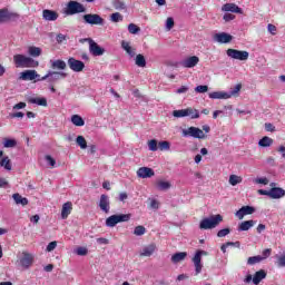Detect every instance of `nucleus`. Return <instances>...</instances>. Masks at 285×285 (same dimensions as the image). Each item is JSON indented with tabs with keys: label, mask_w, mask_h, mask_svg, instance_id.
<instances>
[{
	"label": "nucleus",
	"mask_w": 285,
	"mask_h": 285,
	"mask_svg": "<svg viewBox=\"0 0 285 285\" xmlns=\"http://www.w3.org/2000/svg\"><path fill=\"white\" fill-rule=\"evenodd\" d=\"M223 19H224V21H233V20H235V14H233V13H225L223 16Z\"/></svg>",
	"instance_id": "69168bd1"
},
{
	"label": "nucleus",
	"mask_w": 285,
	"mask_h": 285,
	"mask_svg": "<svg viewBox=\"0 0 285 285\" xmlns=\"http://www.w3.org/2000/svg\"><path fill=\"white\" fill-rule=\"evenodd\" d=\"M81 12H86V7H83L81 2L75 0L69 1L65 8V14L68 17H72V14H81Z\"/></svg>",
	"instance_id": "39448f33"
},
{
	"label": "nucleus",
	"mask_w": 285,
	"mask_h": 285,
	"mask_svg": "<svg viewBox=\"0 0 285 285\" xmlns=\"http://www.w3.org/2000/svg\"><path fill=\"white\" fill-rule=\"evenodd\" d=\"M42 18L45 21H57L59 19V13L50 9H45L42 11Z\"/></svg>",
	"instance_id": "4be33fe9"
},
{
	"label": "nucleus",
	"mask_w": 285,
	"mask_h": 285,
	"mask_svg": "<svg viewBox=\"0 0 285 285\" xmlns=\"http://www.w3.org/2000/svg\"><path fill=\"white\" fill-rule=\"evenodd\" d=\"M213 41L215 43H230V41H233V36L226 32H218L213 36Z\"/></svg>",
	"instance_id": "2eb2a0df"
},
{
	"label": "nucleus",
	"mask_w": 285,
	"mask_h": 285,
	"mask_svg": "<svg viewBox=\"0 0 285 285\" xmlns=\"http://www.w3.org/2000/svg\"><path fill=\"white\" fill-rule=\"evenodd\" d=\"M41 52L42 50L39 47H36V46L28 47V55L30 57H41Z\"/></svg>",
	"instance_id": "473e14b6"
},
{
	"label": "nucleus",
	"mask_w": 285,
	"mask_h": 285,
	"mask_svg": "<svg viewBox=\"0 0 285 285\" xmlns=\"http://www.w3.org/2000/svg\"><path fill=\"white\" fill-rule=\"evenodd\" d=\"M208 90V86L206 85H199L195 88V92H198L199 95H204Z\"/></svg>",
	"instance_id": "5fc2aeb1"
},
{
	"label": "nucleus",
	"mask_w": 285,
	"mask_h": 285,
	"mask_svg": "<svg viewBox=\"0 0 285 285\" xmlns=\"http://www.w3.org/2000/svg\"><path fill=\"white\" fill-rule=\"evenodd\" d=\"M130 214H116V215H111L109 217L106 218V226L107 228H115V226H117V224H122L124 222H130Z\"/></svg>",
	"instance_id": "7ed1b4c3"
},
{
	"label": "nucleus",
	"mask_w": 285,
	"mask_h": 285,
	"mask_svg": "<svg viewBox=\"0 0 285 285\" xmlns=\"http://www.w3.org/2000/svg\"><path fill=\"white\" fill-rule=\"evenodd\" d=\"M227 235H230V228H224L217 233V237H226Z\"/></svg>",
	"instance_id": "6e6d98bb"
},
{
	"label": "nucleus",
	"mask_w": 285,
	"mask_h": 285,
	"mask_svg": "<svg viewBox=\"0 0 285 285\" xmlns=\"http://www.w3.org/2000/svg\"><path fill=\"white\" fill-rule=\"evenodd\" d=\"M0 166L4 170H12V164L10 163V158L8 156H6L4 158L1 159Z\"/></svg>",
	"instance_id": "4c0bfd02"
},
{
	"label": "nucleus",
	"mask_w": 285,
	"mask_h": 285,
	"mask_svg": "<svg viewBox=\"0 0 285 285\" xmlns=\"http://www.w3.org/2000/svg\"><path fill=\"white\" fill-rule=\"evenodd\" d=\"M203 255H208V252L199 249L195 253L194 257L191 258L196 275H199V273H202V268H204V264H202Z\"/></svg>",
	"instance_id": "f8f14e48"
},
{
	"label": "nucleus",
	"mask_w": 285,
	"mask_h": 285,
	"mask_svg": "<svg viewBox=\"0 0 285 285\" xmlns=\"http://www.w3.org/2000/svg\"><path fill=\"white\" fill-rule=\"evenodd\" d=\"M148 149L151 150V153H157V150H159V147L157 146V140L155 139L149 140Z\"/></svg>",
	"instance_id": "de8ad7c7"
},
{
	"label": "nucleus",
	"mask_w": 285,
	"mask_h": 285,
	"mask_svg": "<svg viewBox=\"0 0 285 285\" xmlns=\"http://www.w3.org/2000/svg\"><path fill=\"white\" fill-rule=\"evenodd\" d=\"M13 62L16 68H32L35 66V60L23 55H14Z\"/></svg>",
	"instance_id": "6e6552de"
},
{
	"label": "nucleus",
	"mask_w": 285,
	"mask_h": 285,
	"mask_svg": "<svg viewBox=\"0 0 285 285\" xmlns=\"http://www.w3.org/2000/svg\"><path fill=\"white\" fill-rule=\"evenodd\" d=\"M76 144L81 148V150H86L88 148V142L83 136H78L76 138Z\"/></svg>",
	"instance_id": "58836bf2"
},
{
	"label": "nucleus",
	"mask_w": 285,
	"mask_h": 285,
	"mask_svg": "<svg viewBox=\"0 0 285 285\" xmlns=\"http://www.w3.org/2000/svg\"><path fill=\"white\" fill-rule=\"evenodd\" d=\"M181 137H191L193 139H206V134L199 127H188L181 129Z\"/></svg>",
	"instance_id": "0eeeda50"
},
{
	"label": "nucleus",
	"mask_w": 285,
	"mask_h": 285,
	"mask_svg": "<svg viewBox=\"0 0 285 285\" xmlns=\"http://www.w3.org/2000/svg\"><path fill=\"white\" fill-rule=\"evenodd\" d=\"M139 179H150V177H155V170L150 167H140L136 173Z\"/></svg>",
	"instance_id": "dca6fc26"
},
{
	"label": "nucleus",
	"mask_w": 285,
	"mask_h": 285,
	"mask_svg": "<svg viewBox=\"0 0 285 285\" xmlns=\"http://www.w3.org/2000/svg\"><path fill=\"white\" fill-rule=\"evenodd\" d=\"M71 124H73V126H78V127L86 126V121L79 115L71 116Z\"/></svg>",
	"instance_id": "f704fd0d"
},
{
	"label": "nucleus",
	"mask_w": 285,
	"mask_h": 285,
	"mask_svg": "<svg viewBox=\"0 0 285 285\" xmlns=\"http://www.w3.org/2000/svg\"><path fill=\"white\" fill-rule=\"evenodd\" d=\"M259 262H262V256H252L247 259V264L248 266H253L255 264H259Z\"/></svg>",
	"instance_id": "49530a36"
},
{
	"label": "nucleus",
	"mask_w": 285,
	"mask_h": 285,
	"mask_svg": "<svg viewBox=\"0 0 285 285\" xmlns=\"http://www.w3.org/2000/svg\"><path fill=\"white\" fill-rule=\"evenodd\" d=\"M20 81H41V75L37 70L28 69L20 72Z\"/></svg>",
	"instance_id": "9d476101"
},
{
	"label": "nucleus",
	"mask_w": 285,
	"mask_h": 285,
	"mask_svg": "<svg viewBox=\"0 0 285 285\" xmlns=\"http://www.w3.org/2000/svg\"><path fill=\"white\" fill-rule=\"evenodd\" d=\"M98 206L102 213L108 215V213H110V197L106 194H102L98 202Z\"/></svg>",
	"instance_id": "4468645a"
},
{
	"label": "nucleus",
	"mask_w": 285,
	"mask_h": 285,
	"mask_svg": "<svg viewBox=\"0 0 285 285\" xmlns=\"http://www.w3.org/2000/svg\"><path fill=\"white\" fill-rule=\"evenodd\" d=\"M3 146L4 148H14V146H17V140L12 138H4Z\"/></svg>",
	"instance_id": "79ce46f5"
},
{
	"label": "nucleus",
	"mask_w": 285,
	"mask_h": 285,
	"mask_svg": "<svg viewBox=\"0 0 285 285\" xmlns=\"http://www.w3.org/2000/svg\"><path fill=\"white\" fill-rule=\"evenodd\" d=\"M265 130L267 132H275V126L273 124H271V122H266L265 124Z\"/></svg>",
	"instance_id": "e2e57ef3"
},
{
	"label": "nucleus",
	"mask_w": 285,
	"mask_h": 285,
	"mask_svg": "<svg viewBox=\"0 0 285 285\" xmlns=\"http://www.w3.org/2000/svg\"><path fill=\"white\" fill-rule=\"evenodd\" d=\"M45 159H46V161L49 164V166H51L52 168H55L57 161L55 160V158H52V156L47 155V156L45 157Z\"/></svg>",
	"instance_id": "bf43d9fd"
},
{
	"label": "nucleus",
	"mask_w": 285,
	"mask_h": 285,
	"mask_svg": "<svg viewBox=\"0 0 285 285\" xmlns=\"http://www.w3.org/2000/svg\"><path fill=\"white\" fill-rule=\"evenodd\" d=\"M82 19L85 23H88L89 26H104L106 23L104 18L97 13H87Z\"/></svg>",
	"instance_id": "9b49d317"
},
{
	"label": "nucleus",
	"mask_w": 285,
	"mask_h": 285,
	"mask_svg": "<svg viewBox=\"0 0 285 285\" xmlns=\"http://www.w3.org/2000/svg\"><path fill=\"white\" fill-rule=\"evenodd\" d=\"M57 248V240H53L47 245L46 252L47 253H52Z\"/></svg>",
	"instance_id": "13d9d810"
},
{
	"label": "nucleus",
	"mask_w": 285,
	"mask_h": 285,
	"mask_svg": "<svg viewBox=\"0 0 285 285\" xmlns=\"http://www.w3.org/2000/svg\"><path fill=\"white\" fill-rule=\"evenodd\" d=\"M110 21H112V23H119V21H124V16L119 12H115L110 16Z\"/></svg>",
	"instance_id": "a18cd8bd"
},
{
	"label": "nucleus",
	"mask_w": 285,
	"mask_h": 285,
	"mask_svg": "<svg viewBox=\"0 0 285 285\" xmlns=\"http://www.w3.org/2000/svg\"><path fill=\"white\" fill-rule=\"evenodd\" d=\"M224 222V217L219 214L212 215L209 217L203 218L199 223L200 230H213V228H217L218 225Z\"/></svg>",
	"instance_id": "f257e3e1"
},
{
	"label": "nucleus",
	"mask_w": 285,
	"mask_h": 285,
	"mask_svg": "<svg viewBox=\"0 0 285 285\" xmlns=\"http://www.w3.org/2000/svg\"><path fill=\"white\" fill-rule=\"evenodd\" d=\"M226 55L229 57V59H235L236 61H248V57H250L248 51H242L237 49H227Z\"/></svg>",
	"instance_id": "1a4fd4ad"
},
{
	"label": "nucleus",
	"mask_w": 285,
	"mask_h": 285,
	"mask_svg": "<svg viewBox=\"0 0 285 285\" xmlns=\"http://www.w3.org/2000/svg\"><path fill=\"white\" fill-rule=\"evenodd\" d=\"M139 30H141L139 27H137V24L135 23H130L128 26V31L130 32V35H137V32H139Z\"/></svg>",
	"instance_id": "603ef678"
},
{
	"label": "nucleus",
	"mask_w": 285,
	"mask_h": 285,
	"mask_svg": "<svg viewBox=\"0 0 285 285\" xmlns=\"http://www.w3.org/2000/svg\"><path fill=\"white\" fill-rule=\"evenodd\" d=\"M242 90V83L236 85L234 88H230L229 91H227L228 99H232V97H237Z\"/></svg>",
	"instance_id": "c9c22d12"
},
{
	"label": "nucleus",
	"mask_w": 285,
	"mask_h": 285,
	"mask_svg": "<svg viewBox=\"0 0 285 285\" xmlns=\"http://www.w3.org/2000/svg\"><path fill=\"white\" fill-rule=\"evenodd\" d=\"M228 181L230 186H237V184H242V181H244V178H242V176L238 175H230Z\"/></svg>",
	"instance_id": "ea45409f"
},
{
	"label": "nucleus",
	"mask_w": 285,
	"mask_h": 285,
	"mask_svg": "<svg viewBox=\"0 0 285 285\" xmlns=\"http://www.w3.org/2000/svg\"><path fill=\"white\" fill-rule=\"evenodd\" d=\"M274 144L273 138L268 136H264L259 141L258 146L259 148H271V146Z\"/></svg>",
	"instance_id": "cd10ccee"
},
{
	"label": "nucleus",
	"mask_w": 285,
	"mask_h": 285,
	"mask_svg": "<svg viewBox=\"0 0 285 285\" xmlns=\"http://www.w3.org/2000/svg\"><path fill=\"white\" fill-rule=\"evenodd\" d=\"M155 245H149L145 248H142V250L140 252V256L141 257H150V255H153V253H155Z\"/></svg>",
	"instance_id": "72a5a7b5"
},
{
	"label": "nucleus",
	"mask_w": 285,
	"mask_h": 285,
	"mask_svg": "<svg viewBox=\"0 0 285 285\" xmlns=\"http://www.w3.org/2000/svg\"><path fill=\"white\" fill-rule=\"evenodd\" d=\"M165 28L167 31H170L171 28H175V19L171 17L167 18Z\"/></svg>",
	"instance_id": "3c124183"
},
{
	"label": "nucleus",
	"mask_w": 285,
	"mask_h": 285,
	"mask_svg": "<svg viewBox=\"0 0 285 285\" xmlns=\"http://www.w3.org/2000/svg\"><path fill=\"white\" fill-rule=\"evenodd\" d=\"M112 6L115 10H126V3L121 0H114Z\"/></svg>",
	"instance_id": "37998d69"
},
{
	"label": "nucleus",
	"mask_w": 285,
	"mask_h": 285,
	"mask_svg": "<svg viewBox=\"0 0 285 285\" xmlns=\"http://www.w3.org/2000/svg\"><path fill=\"white\" fill-rule=\"evenodd\" d=\"M67 77L68 73L66 71L49 70L43 77H41V81H48V83H57V81H61V79H66Z\"/></svg>",
	"instance_id": "423d86ee"
},
{
	"label": "nucleus",
	"mask_w": 285,
	"mask_h": 285,
	"mask_svg": "<svg viewBox=\"0 0 285 285\" xmlns=\"http://www.w3.org/2000/svg\"><path fill=\"white\" fill-rule=\"evenodd\" d=\"M121 48L129 55V57H135L137 55L136 49L130 46V42L122 40Z\"/></svg>",
	"instance_id": "a878e982"
},
{
	"label": "nucleus",
	"mask_w": 285,
	"mask_h": 285,
	"mask_svg": "<svg viewBox=\"0 0 285 285\" xmlns=\"http://www.w3.org/2000/svg\"><path fill=\"white\" fill-rule=\"evenodd\" d=\"M228 91H214L209 92V99H228Z\"/></svg>",
	"instance_id": "c85d7f7f"
},
{
	"label": "nucleus",
	"mask_w": 285,
	"mask_h": 285,
	"mask_svg": "<svg viewBox=\"0 0 285 285\" xmlns=\"http://www.w3.org/2000/svg\"><path fill=\"white\" fill-rule=\"evenodd\" d=\"M9 17L10 14L6 9L0 10V23H3V21H6V19H8Z\"/></svg>",
	"instance_id": "864d4df0"
},
{
	"label": "nucleus",
	"mask_w": 285,
	"mask_h": 285,
	"mask_svg": "<svg viewBox=\"0 0 285 285\" xmlns=\"http://www.w3.org/2000/svg\"><path fill=\"white\" fill-rule=\"evenodd\" d=\"M187 253L186 252H179V253H176L171 256V262L174 264H179V262H184L187 257Z\"/></svg>",
	"instance_id": "c756f323"
},
{
	"label": "nucleus",
	"mask_w": 285,
	"mask_h": 285,
	"mask_svg": "<svg viewBox=\"0 0 285 285\" xmlns=\"http://www.w3.org/2000/svg\"><path fill=\"white\" fill-rule=\"evenodd\" d=\"M277 266H279L281 268L285 267V253H284V255L278 256Z\"/></svg>",
	"instance_id": "680f3d73"
},
{
	"label": "nucleus",
	"mask_w": 285,
	"mask_h": 285,
	"mask_svg": "<svg viewBox=\"0 0 285 285\" xmlns=\"http://www.w3.org/2000/svg\"><path fill=\"white\" fill-rule=\"evenodd\" d=\"M75 253H76V255H79L80 257H83V256L88 255V248L77 247Z\"/></svg>",
	"instance_id": "8fccbe9b"
},
{
	"label": "nucleus",
	"mask_w": 285,
	"mask_h": 285,
	"mask_svg": "<svg viewBox=\"0 0 285 285\" xmlns=\"http://www.w3.org/2000/svg\"><path fill=\"white\" fill-rule=\"evenodd\" d=\"M12 197H13V200L16 202V204H20L21 206H28V198H23L19 194H13Z\"/></svg>",
	"instance_id": "a19ab883"
},
{
	"label": "nucleus",
	"mask_w": 285,
	"mask_h": 285,
	"mask_svg": "<svg viewBox=\"0 0 285 285\" xmlns=\"http://www.w3.org/2000/svg\"><path fill=\"white\" fill-rule=\"evenodd\" d=\"M156 186L158 190H170L173 185L168 180H157Z\"/></svg>",
	"instance_id": "2f4dec72"
},
{
	"label": "nucleus",
	"mask_w": 285,
	"mask_h": 285,
	"mask_svg": "<svg viewBox=\"0 0 285 285\" xmlns=\"http://www.w3.org/2000/svg\"><path fill=\"white\" fill-rule=\"evenodd\" d=\"M50 66L52 70H66V68H68V65L66 63V61L61 59L50 60Z\"/></svg>",
	"instance_id": "b1692460"
},
{
	"label": "nucleus",
	"mask_w": 285,
	"mask_h": 285,
	"mask_svg": "<svg viewBox=\"0 0 285 285\" xmlns=\"http://www.w3.org/2000/svg\"><path fill=\"white\" fill-rule=\"evenodd\" d=\"M135 63L136 66H138V68H146V58L144 57V55L141 53L137 55L135 59Z\"/></svg>",
	"instance_id": "e433bc0d"
},
{
	"label": "nucleus",
	"mask_w": 285,
	"mask_h": 285,
	"mask_svg": "<svg viewBox=\"0 0 285 285\" xmlns=\"http://www.w3.org/2000/svg\"><path fill=\"white\" fill-rule=\"evenodd\" d=\"M254 184H262L263 186H268V178L262 177L254 179Z\"/></svg>",
	"instance_id": "4d7b16f0"
},
{
	"label": "nucleus",
	"mask_w": 285,
	"mask_h": 285,
	"mask_svg": "<svg viewBox=\"0 0 285 285\" xmlns=\"http://www.w3.org/2000/svg\"><path fill=\"white\" fill-rule=\"evenodd\" d=\"M271 253H272V249H271V248L264 249V250H263V254H262V256H261L262 262H264V259H268V257H271Z\"/></svg>",
	"instance_id": "052dcab7"
},
{
	"label": "nucleus",
	"mask_w": 285,
	"mask_h": 285,
	"mask_svg": "<svg viewBox=\"0 0 285 285\" xmlns=\"http://www.w3.org/2000/svg\"><path fill=\"white\" fill-rule=\"evenodd\" d=\"M28 104H35L36 106H42L46 108L48 106V99L43 97L30 96L27 98Z\"/></svg>",
	"instance_id": "412c9836"
},
{
	"label": "nucleus",
	"mask_w": 285,
	"mask_h": 285,
	"mask_svg": "<svg viewBox=\"0 0 285 285\" xmlns=\"http://www.w3.org/2000/svg\"><path fill=\"white\" fill-rule=\"evenodd\" d=\"M253 213H255V207H253V206H243L240 209H238L235 213V216L238 219H244V217H246V215H253Z\"/></svg>",
	"instance_id": "a211bd4d"
},
{
	"label": "nucleus",
	"mask_w": 285,
	"mask_h": 285,
	"mask_svg": "<svg viewBox=\"0 0 285 285\" xmlns=\"http://www.w3.org/2000/svg\"><path fill=\"white\" fill-rule=\"evenodd\" d=\"M197 63H199V57L190 56L188 58H185L180 62V66H183V68H195V66H197Z\"/></svg>",
	"instance_id": "aec40b11"
},
{
	"label": "nucleus",
	"mask_w": 285,
	"mask_h": 285,
	"mask_svg": "<svg viewBox=\"0 0 285 285\" xmlns=\"http://www.w3.org/2000/svg\"><path fill=\"white\" fill-rule=\"evenodd\" d=\"M262 279H266V272L264 269H261L255 273L253 277V284L258 285Z\"/></svg>",
	"instance_id": "7c9ffc66"
},
{
	"label": "nucleus",
	"mask_w": 285,
	"mask_h": 285,
	"mask_svg": "<svg viewBox=\"0 0 285 285\" xmlns=\"http://www.w3.org/2000/svg\"><path fill=\"white\" fill-rule=\"evenodd\" d=\"M222 11L223 12H233L234 14H244V10H242V8H239V6H237L235 3H225L222 7Z\"/></svg>",
	"instance_id": "f3484780"
},
{
	"label": "nucleus",
	"mask_w": 285,
	"mask_h": 285,
	"mask_svg": "<svg viewBox=\"0 0 285 285\" xmlns=\"http://www.w3.org/2000/svg\"><path fill=\"white\" fill-rule=\"evenodd\" d=\"M173 117L181 119V117H189V119H199V110L188 107L186 109H178L173 111Z\"/></svg>",
	"instance_id": "20e7f679"
},
{
	"label": "nucleus",
	"mask_w": 285,
	"mask_h": 285,
	"mask_svg": "<svg viewBox=\"0 0 285 285\" xmlns=\"http://www.w3.org/2000/svg\"><path fill=\"white\" fill-rule=\"evenodd\" d=\"M159 150H170V142L163 140L158 142Z\"/></svg>",
	"instance_id": "09e8293b"
},
{
	"label": "nucleus",
	"mask_w": 285,
	"mask_h": 285,
	"mask_svg": "<svg viewBox=\"0 0 285 285\" xmlns=\"http://www.w3.org/2000/svg\"><path fill=\"white\" fill-rule=\"evenodd\" d=\"M150 208H153V210H158L159 209V202H157L155 199H151Z\"/></svg>",
	"instance_id": "338daca9"
},
{
	"label": "nucleus",
	"mask_w": 285,
	"mask_h": 285,
	"mask_svg": "<svg viewBox=\"0 0 285 285\" xmlns=\"http://www.w3.org/2000/svg\"><path fill=\"white\" fill-rule=\"evenodd\" d=\"M285 196V190L279 187H274L269 190V197L272 199H282Z\"/></svg>",
	"instance_id": "5701e85b"
},
{
	"label": "nucleus",
	"mask_w": 285,
	"mask_h": 285,
	"mask_svg": "<svg viewBox=\"0 0 285 285\" xmlns=\"http://www.w3.org/2000/svg\"><path fill=\"white\" fill-rule=\"evenodd\" d=\"M134 235H136L137 237H141V235H146V227L141 225L136 226L134 229Z\"/></svg>",
	"instance_id": "c03bdc74"
},
{
	"label": "nucleus",
	"mask_w": 285,
	"mask_h": 285,
	"mask_svg": "<svg viewBox=\"0 0 285 285\" xmlns=\"http://www.w3.org/2000/svg\"><path fill=\"white\" fill-rule=\"evenodd\" d=\"M72 213V203L67 202L62 205L61 209V218L62 219H68V216Z\"/></svg>",
	"instance_id": "393cba45"
},
{
	"label": "nucleus",
	"mask_w": 285,
	"mask_h": 285,
	"mask_svg": "<svg viewBox=\"0 0 285 285\" xmlns=\"http://www.w3.org/2000/svg\"><path fill=\"white\" fill-rule=\"evenodd\" d=\"M267 30L268 32H271L272 35H277V27H275V24H268L267 26Z\"/></svg>",
	"instance_id": "0e129e2a"
},
{
	"label": "nucleus",
	"mask_w": 285,
	"mask_h": 285,
	"mask_svg": "<svg viewBox=\"0 0 285 285\" xmlns=\"http://www.w3.org/2000/svg\"><path fill=\"white\" fill-rule=\"evenodd\" d=\"M32 264H35V254L30 252H22L16 261V266L22 271H28L32 267Z\"/></svg>",
	"instance_id": "f03ea898"
},
{
	"label": "nucleus",
	"mask_w": 285,
	"mask_h": 285,
	"mask_svg": "<svg viewBox=\"0 0 285 285\" xmlns=\"http://www.w3.org/2000/svg\"><path fill=\"white\" fill-rule=\"evenodd\" d=\"M255 226V220H244L238 225V232L250 230Z\"/></svg>",
	"instance_id": "bb28decb"
},
{
	"label": "nucleus",
	"mask_w": 285,
	"mask_h": 285,
	"mask_svg": "<svg viewBox=\"0 0 285 285\" xmlns=\"http://www.w3.org/2000/svg\"><path fill=\"white\" fill-rule=\"evenodd\" d=\"M187 91H188V87L181 86L180 88H178V89L176 90V94H177V95H185V92H187Z\"/></svg>",
	"instance_id": "774afa93"
},
{
	"label": "nucleus",
	"mask_w": 285,
	"mask_h": 285,
	"mask_svg": "<svg viewBox=\"0 0 285 285\" xmlns=\"http://www.w3.org/2000/svg\"><path fill=\"white\" fill-rule=\"evenodd\" d=\"M67 63L72 72H83V68H86V63H83V61L75 58H69Z\"/></svg>",
	"instance_id": "ddd939ff"
},
{
	"label": "nucleus",
	"mask_w": 285,
	"mask_h": 285,
	"mask_svg": "<svg viewBox=\"0 0 285 285\" xmlns=\"http://www.w3.org/2000/svg\"><path fill=\"white\" fill-rule=\"evenodd\" d=\"M89 41V52L94 55V57H101L104 55L105 50L104 48L99 47L95 40H88Z\"/></svg>",
	"instance_id": "6ab92c4d"
}]
</instances>
